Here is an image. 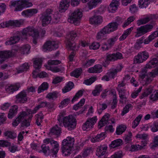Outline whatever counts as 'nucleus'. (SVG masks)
<instances>
[{
  "instance_id": "obj_56",
  "label": "nucleus",
  "mask_w": 158,
  "mask_h": 158,
  "mask_svg": "<svg viewBox=\"0 0 158 158\" xmlns=\"http://www.w3.org/2000/svg\"><path fill=\"white\" fill-rule=\"evenodd\" d=\"M46 97L50 99H53L57 98V94L55 92L50 93L47 95Z\"/></svg>"
},
{
  "instance_id": "obj_7",
  "label": "nucleus",
  "mask_w": 158,
  "mask_h": 158,
  "mask_svg": "<svg viewBox=\"0 0 158 158\" xmlns=\"http://www.w3.org/2000/svg\"><path fill=\"white\" fill-rule=\"evenodd\" d=\"M52 12L51 9H48L42 14L40 19L42 20V25L43 26H45L50 23L52 19Z\"/></svg>"
},
{
  "instance_id": "obj_26",
  "label": "nucleus",
  "mask_w": 158,
  "mask_h": 158,
  "mask_svg": "<svg viewBox=\"0 0 158 158\" xmlns=\"http://www.w3.org/2000/svg\"><path fill=\"white\" fill-rule=\"evenodd\" d=\"M158 65V59L153 58L146 64V68L152 69Z\"/></svg>"
},
{
  "instance_id": "obj_29",
  "label": "nucleus",
  "mask_w": 158,
  "mask_h": 158,
  "mask_svg": "<svg viewBox=\"0 0 158 158\" xmlns=\"http://www.w3.org/2000/svg\"><path fill=\"white\" fill-rule=\"evenodd\" d=\"M51 145L53 147L51 149L52 152L55 155L56 157V154L59 150V145L57 141L53 140L51 143Z\"/></svg>"
},
{
  "instance_id": "obj_60",
  "label": "nucleus",
  "mask_w": 158,
  "mask_h": 158,
  "mask_svg": "<svg viewBox=\"0 0 158 158\" xmlns=\"http://www.w3.org/2000/svg\"><path fill=\"white\" fill-rule=\"evenodd\" d=\"M95 62L94 59H90L87 60L86 62L83 64V65L86 67H88L92 64Z\"/></svg>"
},
{
  "instance_id": "obj_20",
  "label": "nucleus",
  "mask_w": 158,
  "mask_h": 158,
  "mask_svg": "<svg viewBox=\"0 0 158 158\" xmlns=\"http://www.w3.org/2000/svg\"><path fill=\"white\" fill-rule=\"evenodd\" d=\"M108 34L109 33L108 31L105 27L97 32L96 36V39L97 40H99L103 39L106 36V35Z\"/></svg>"
},
{
  "instance_id": "obj_53",
  "label": "nucleus",
  "mask_w": 158,
  "mask_h": 158,
  "mask_svg": "<svg viewBox=\"0 0 158 158\" xmlns=\"http://www.w3.org/2000/svg\"><path fill=\"white\" fill-rule=\"evenodd\" d=\"M83 93L82 90L79 91L75 94L72 100V102L73 103L77 101L80 97L82 95Z\"/></svg>"
},
{
  "instance_id": "obj_2",
  "label": "nucleus",
  "mask_w": 158,
  "mask_h": 158,
  "mask_svg": "<svg viewBox=\"0 0 158 158\" xmlns=\"http://www.w3.org/2000/svg\"><path fill=\"white\" fill-rule=\"evenodd\" d=\"M75 139L74 138L67 137L63 140L62 143V152L65 156H68L71 153L73 149Z\"/></svg>"
},
{
  "instance_id": "obj_30",
  "label": "nucleus",
  "mask_w": 158,
  "mask_h": 158,
  "mask_svg": "<svg viewBox=\"0 0 158 158\" xmlns=\"http://www.w3.org/2000/svg\"><path fill=\"white\" fill-rule=\"evenodd\" d=\"M118 92V94L119 97L123 101L122 102H123L124 101L126 102L127 98L125 96V94L126 93V90L124 89V88L122 89H116Z\"/></svg>"
},
{
  "instance_id": "obj_47",
  "label": "nucleus",
  "mask_w": 158,
  "mask_h": 158,
  "mask_svg": "<svg viewBox=\"0 0 158 158\" xmlns=\"http://www.w3.org/2000/svg\"><path fill=\"white\" fill-rule=\"evenodd\" d=\"M48 88V85L46 82L43 83L38 88V92L40 93L44 90H46Z\"/></svg>"
},
{
  "instance_id": "obj_41",
  "label": "nucleus",
  "mask_w": 158,
  "mask_h": 158,
  "mask_svg": "<svg viewBox=\"0 0 158 158\" xmlns=\"http://www.w3.org/2000/svg\"><path fill=\"white\" fill-rule=\"evenodd\" d=\"M35 117L37 125L40 126L41 125V123L42 121V119L44 118L43 115L42 114L40 113L39 114L35 115Z\"/></svg>"
},
{
  "instance_id": "obj_19",
  "label": "nucleus",
  "mask_w": 158,
  "mask_h": 158,
  "mask_svg": "<svg viewBox=\"0 0 158 158\" xmlns=\"http://www.w3.org/2000/svg\"><path fill=\"white\" fill-rule=\"evenodd\" d=\"M102 22V17L100 15H94L89 19V22L92 24H98Z\"/></svg>"
},
{
  "instance_id": "obj_6",
  "label": "nucleus",
  "mask_w": 158,
  "mask_h": 158,
  "mask_svg": "<svg viewBox=\"0 0 158 158\" xmlns=\"http://www.w3.org/2000/svg\"><path fill=\"white\" fill-rule=\"evenodd\" d=\"M33 117L32 115L29 116L25 111L20 112L17 118L21 122H22V126L27 127L30 125V121Z\"/></svg>"
},
{
  "instance_id": "obj_17",
  "label": "nucleus",
  "mask_w": 158,
  "mask_h": 158,
  "mask_svg": "<svg viewBox=\"0 0 158 158\" xmlns=\"http://www.w3.org/2000/svg\"><path fill=\"white\" fill-rule=\"evenodd\" d=\"M20 87V85L18 83L10 84L6 86L5 89L9 93H11L17 90Z\"/></svg>"
},
{
  "instance_id": "obj_12",
  "label": "nucleus",
  "mask_w": 158,
  "mask_h": 158,
  "mask_svg": "<svg viewBox=\"0 0 158 158\" xmlns=\"http://www.w3.org/2000/svg\"><path fill=\"white\" fill-rule=\"evenodd\" d=\"M58 47V44L55 41H47L43 46V49L44 51H51L56 49Z\"/></svg>"
},
{
  "instance_id": "obj_55",
  "label": "nucleus",
  "mask_w": 158,
  "mask_h": 158,
  "mask_svg": "<svg viewBox=\"0 0 158 158\" xmlns=\"http://www.w3.org/2000/svg\"><path fill=\"white\" fill-rule=\"evenodd\" d=\"M150 98L153 101L158 100V89L156 90L153 94L151 95Z\"/></svg>"
},
{
  "instance_id": "obj_40",
  "label": "nucleus",
  "mask_w": 158,
  "mask_h": 158,
  "mask_svg": "<svg viewBox=\"0 0 158 158\" xmlns=\"http://www.w3.org/2000/svg\"><path fill=\"white\" fill-rule=\"evenodd\" d=\"M142 117V115L139 114L136 118L132 123V127L133 128H135L138 125Z\"/></svg>"
},
{
  "instance_id": "obj_33",
  "label": "nucleus",
  "mask_w": 158,
  "mask_h": 158,
  "mask_svg": "<svg viewBox=\"0 0 158 158\" xmlns=\"http://www.w3.org/2000/svg\"><path fill=\"white\" fill-rule=\"evenodd\" d=\"M105 133L102 132L100 134H98L94 138H93L91 139V141L93 142L99 141L100 140H102L105 138Z\"/></svg>"
},
{
  "instance_id": "obj_1",
  "label": "nucleus",
  "mask_w": 158,
  "mask_h": 158,
  "mask_svg": "<svg viewBox=\"0 0 158 158\" xmlns=\"http://www.w3.org/2000/svg\"><path fill=\"white\" fill-rule=\"evenodd\" d=\"M29 35L32 37L33 42L35 44L37 43L39 37V33L37 30L33 27H27L21 32H16L15 35L7 40L6 42V45H12L17 43L21 39L22 40H26L27 35Z\"/></svg>"
},
{
  "instance_id": "obj_16",
  "label": "nucleus",
  "mask_w": 158,
  "mask_h": 158,
  "mask_svg": "<svg viewBox=\"0 0 158 158\" xmlns=\"http://www.w3.org/2000/svg\"><path fill=\"white\" fill-rule=\"evenodd\" d=\"M70 2V0H61L60 3L59 11L62 13L66 10L69 6Z\"/></svg>"
},
{
  "instance_id": "obj_14",
  "label": "nucleus",
  "mask_w": 158,
  "mask_h": 158,
  "mask_svg": "<svg viewBox=\"0 0 158 158\" xmlns=\"http://www.w3.org/2000/svg\"><path fill=\"white\" fill-rule=\"evenodd\" d=\"M37 9H31L25 10L21 13L22 15L26 17H31L34 16L38 12Z\"/></svg>"
},
{
  "instance_id": "obj_23",
  "label": "nucleus",
  "mask_w": 158,
  "mask_h": 158,
  "mask_svg": "<svg viewBox=\"0 0 158 158\" xmlns=\"http://www.w3.org/2000/svg\"><path fill=\"white\" fill-rule=\"evenodd\" d=\"M79 35L76 31H71L68 35L67 41L74 42L75 40L77 39Z\"/></svg>"
},
{
  "instance_id": "obj_50",
  "label": "nucleus",
  "mask_w": 158,
  "mask_h": 158,
  "mask_svg": "<svg viewBox=\"0 0 158 158\" xmlns=\"http://www.w3.org/2000/svg\"><path fill=\"white\" fill-rule=\"evenodd\" d=\"M97 80L96 77H93L89 78V79L85 80L84 81L83 83L87 85H90L94 82Z\"/></svg>"
},
{
  "instance_id": "obj_32",
  "label": "nucleus",
  "mask_w": 158,
  "mask_h": 158,
  "mask_svg": "<svg viewBox=\"0 0 158 158\" xmlns=\"http://www.w3.org/2000/svg\"><path fill=\"white\" fill-rule=\"evenodd\" d=\"M150 2L149 0H140L139 1L138 4L140 8H146L148 6Z\"/></svg>"
},
{
  "instance_id": "obj_27",
  "label": "nucleus",
  "mask_w": 158,
  "mask_h": 158,
  "mask_svg": "<svg viewBox=\"0 0 158 158\" xmlns=\"http://www.w3.org/2000/svg\"><path fill=\"white\" fill-rule=\"evenodd\" d=\"M66 48L68 50L76 51L77 50L78 47L74 42L66 41Z\"/></svg>"
},
{
  "instance_id": "obj_57",
  "label": "nucleus",
  "mask_w": 158,
  "mask_h": 158,
  "mask_svg": "<svg viewBox=\"0 0 158 158\" xmlns=\"http://www.w3.org/2000/svg\"><path fill=\"white\" fill-rule=\"evenodd\" d=\"M14 27H19L23 23L22 20H13Z\"/></svg>"
},
{
  "instance_id": "obj_37",
  "label": "nucleus",
  "mask_w": 158,
  "mask_h": 158,
  "mask_svg": "<svg viewBox=\"0 0 158 158\" xmlns=\"http://www.w3.org/2000/svg\"><path fill=\"white\" fill-rule=\"evenodd\" d=\"M42 60L41 59L36 58L34 61V67L36 69H39L41 68Z\"/></svg>"
},
{
  "instance_id": "obj_13",
  "label": "nucleus",
  "mask_w": 158,
  "mask_h": 158,
  "mask_svg": "<svg viewBox=\"0 0 158 158\" xmlns=\"http://www.w3.org/2000/svg\"><path fill=\"white\" fill-rule=\"evenodd\" d=\"M123 58L122 54L119 52L112 54L106 53V60L105 62L107 63L108 61H114L118 59H121Z\"/></svg>"
},
{
  "instance_id": "obj_4",
  "label": "nucleus",
  "mask_w": 158,
  "mask_h": 158,
  "mask_svg": "<svg viewBox=\"0 0 158 158\" xmlns=\"http://www.w3.org/2000/svg\"><path fill=\"white\" fill-rule=\"evenodd\" d=\"M11 5L14 6H16L15 11H19L22 10L24 8L32 6L33 4L28 0H19L11 2Z\"/></svg>"
},
{
  "instance_id": "obj_21",
  "label": "nucleus",
  "mask_w": 158,
  "mask_h": 158,
  "mask_svg": "<svg viewBox=\"0 0 158 158\" xmlns=\"http://www.w3.org/2000/svg\"><path fill=\"white\" fill-rule=\"evenodd\" d=\"M102 71V66L99 64L95 65L94 67H90L88 69V71L90 73H98Z\"/></svg>"
},
{
  "instance_id": "obj_49",
  "label": "nucleus",
  "mask_w": 158,
  "mask_h": 158,
  "mask_svg": "<svg viewBox=\"0 0 158 158\" xmlns=\"http://www.w3.org/2000/svg\"><path fill=\"white\" fill-rule=\"evenodd\" d=\"M85 99L84 98H82L77 104L73 106V109L76 110H78L79 108L83 105L85 103Z\"/></svg>"
},
{
  "instance_id": "obj_9",
  "label": "nucleus",
  "mask_w": 158,
  "mask_h": 158,
  "mask_svg": "<svg viewBox=\"0 0 158 158\" xmlns=\"http://www.w3.org/2000/svg\"><path fill=\"white\" fill-rule=\"evenodd\" d=\"M153 28V26L151 24H147L142 26L137 29L135 37H139L150 31Z\"/></svg>"
},
{
  "instance_id": "obj_36",
  "label": "nucleus",
  "mask_w": 158,
  "mask_h": 158,
  "mask_svg": "<svg viewBox=\"0 0 158 158\" xmlns=\"http://www.w3.org/2000/svg\"><path fill=\"white\" fill-rule=\"evenodd\" d=\"M102 0H91L88 3L89 8L91 10L95 7L99 2H101Z\"/></svg>"
},
{
  "instance_id": "obj_52",
  "label": "nucleus",
  "mask_w": 158,
  "mask_h": 158,
  "mask_svg": "<svg viewBox=\"0 0 158 158\" xmlns=\"http://www.w3.org/2000/svg\"><path fill=\"white\" fill-rule=\"evenodd\" d=\"M143 147L139 144L132 145L130 150L132 152L137 151L142 149Z\"/></svg>"
},
{
  "instance_id": "obj_3",
  "label": "nucleus",
  "mask_w": 158,
  "mask_h": 158,
  "mask_svg": "<svg viewBox=\"0 0 158 158\" xmlns=\"http://www.w3.org/2000/svg\"><path fill=\"white\" fill-rule=\"evenodd\" d=\"M59 117L58 118V120L60 123V125L61 126L63 119V125L69 130H71L75 127L76 124V119L72 116L65 117L63 118L62 114H59Z\"/></svg>"
},
{
  "instance_id": "obj_62",
  "label": "nucleus",
  "mask_w": 158,
  "mask_h": 158,
  "mask_svg": "<svg viewBox=\"0 0 158 158\" xmlns=\"http://www.w3.org/2000/svg\"><path fill=\"white\" fill-rule=\"evenodd\" d=\"M100 47L99 44L97 42H94L89 46V48L91 49L96 50L98 49Z\"/></svg>"
},
{
  "instance_id": "obj_25",
  "label": "nucleus",
  "mask_w": 158,
  "mask_h": 158,
  "mask_svg": "<svg viewBox=\"0 0 158 158\" xmlns=\"http://www.w3.org/2000/svg\"><path fill=\"white\" fill-rule=\"evenodd\" d=\"M119 5L118 1L117 0H113L108 7L109 12L113 13L115 11L117 10Z\"/></svg>"
},
{
  "instance_id": "obj_44",
  "label": "nucleus",
  "mask_w": 158,
  "mask_h": 158,
  "mask_svg": "<svg viewBox=\"0 0 158 158\" xmlns=\"http://www.w3.org/2000/svg\"><path fill=\"white\" fill-rule=\"evenodd\" d=\"M82 71V69L81 68L77 69L72 72L70 75L72 76L77 78L80 76Z\"/></svg>"
},
{
  "instance_id": "obj_63",
  "label": "nucleus",
  "mask_w": 158,
  "mask_h": 158,
  "mask_svg": "<svg viewBox=\"0 0 158 158\" xmlns=\"http://www.w3.org/2000/svg\"><path fill=\"white\" fill-rule=\"evenodd\" d=\"M70 100V99L68 98L64 99L61 102L60 105H59V107L60 108L63 107L64 105H67L69 103Z\"/></svg>"
},
{
  "instance_id": "obj_59",
  "label": "nucleus",
  "mask_w": 158,
  "mask_h": 158,
  "mask_svg": "<svg viewBox=\"0 0 158 158\" xmlns=\"http://www.w3.org/2000/svg\"><path fill=\"white\" fill-rule=\"evenodd\" d=\"M129 9L131 13H134L137 12L138 10V8L135 4H134L130 6Z\"/></svg>"
},
{
  "instance_id": "obj_58",
  "label": "nucleus",
  "mask_w": 158,
  "mask_h": 158,
  "mask_svg": "<svg viewBox=\"0 0 158 158\" xmlns=\"http://www.w3.org/2000/svg\"><path fill=\"white\" fill-rule=\"evenodd\" d=\"M10 145V143L6 140H0V146L6 147Z\"/></svg>"
},
{
  "instance_id": "obj_64",
  "label": "nucleus",
  "mask_w": 158,
  "mask_h": 158,
  "mask_svg": "<svg viewBox=\"0 0 158 158\" xmlns=\"http://www.w3.org/2000/svg\"><path fill=\"white\" fill-rule=\"evenodd\" d=\"M123 156L122 152L119 151L116 152L111 157L112 158H121Z\"/></svg>"
},
{
  "instance_id": "obj_45",
  "label": "nucleus",
  "mask_w": 158,
  "mask_h": 158,
  "mask_svg": "<svg viewBox=\"0 0 158 158\" xmlns=\"http://www.w3.org/2000/svg\"><path fill=\"white\" fill-rule=\"evenodd\" d=\"M99 108L98 109V113L99 114H101L102 111L107 108V105L104 103H99Z\"/></svg>"
},
{
  "instance_id": "obj_48",
  "label": "nucleus",
  "mask_w": 158,
  "mask_h": 158,
  "mask_svg": "<svg viewBox=\"0 0 158 158\" xmlns=\"http://www.w3.org/2000/svg\"><path fill=\"white\" fill-rule=\"evenodd\" d=\"M126 127L124 125L119 126L116 129V134L118 135L121 134L126 130Z\"/></svg>"
},
{
  "instance_id": "obj_8",
  "label": "nucleus",
  "mask_w": 158,
  "mask_h": 158,
  "mask_svg": "<svg viewBox=\"0 0 158 158\" xmlns=\"http://www.w3.org/2000/svg\"><path fill=\"white\" fill-rule=\"evenodd\" d=\"M149 57V53L146 51H143L139 52L135 56L134 59V63L139 64L143 63Z\"/></svg>"
},
{
  "instance_id": "obj_22",
  "label": "nucleus",
  "mask_w": 158,
  "mask_h": 158,
  "mask_svg": "<svg viewBox=\"0 0 158 158\" xmlns=\"http://www.w3.org/2000/svg\"><path fill=\"white\" fill-rule=\"evenodd\" d=\"M107 148V146L105 145L98 147L97 149L96 155L99 157L103 156L106 153Z\"/></svg>"
},
{
  "instance_id": "obj_34",
  "label": "nucleus",
  "mask_w": 158,
  "mask_h": 158,
  "mask_svg": "<svg viewBox=\"0 0 158 158\" xmlns=\"http://www.w3.org/2000/svg\"><path fill=\"white\" fill-rule=\"evenodd\" d=\"M4 135L7 137L12 139L16 138L17 135L14 131H6L4 133Z\"/></svg>"
},
{
  "instance_id": "obj_51",
  "label": "nucleus",
  "mask_w": 158,
  "mask_h": 158,
  "mask_svg": "<svg viewBox=\"0 0 158 158\" xmlns=\"http://www.w3.org/2000/svg\"><path fill=\"white\" fill-rule=\"evenodd\" d=\"M118 38V35L114 36L110 38L107 40V42L108 45H110L111 47L114 45V43L117 40Z\"/></svg>"
},
{
  "instance_id": "obj_31",
  "label": "nucleus",
  "mask_w": 158,
  "mask_h": 158,
  "mask_svg": "<svg viewBox=\"0 0 158 158\" xmlns=\"http://www.w3.org/2000/svg\"><path fill=\"white\" fill-rule=\"evenodd\" d=\"M18 108L17 106H14L11 108L8 115L9 118H11L17 113Z\"/></svg>"
},
{
  "instance_id": "obj_18",
  "label": "nucleus",
  "mask_w": 158,
  "mask_h": 158,
  "mask_svg": "<svg viewBox=\"0 0 158 158\" xmlns=\"http://www.w3.org/2000/svg\"><path fill=\"white\" fill-rule=\"evenodd\" d=\"M17 102L24 103L27 101V98L26 92L24 91L20 92L16 96Z\"/></svg>"
},
{
  "instance_id": "obj_5",
  "label": "nucleus",
  "mask_w": 158,
  "mask_h": 158,
  "mask_svg": "<svg viewBox=\"0 0 158 158\" xmlns=\"http://www.w3.org/2000/svg\"><path fill=\"white\" fill-rule=\"evenodd\" d=\"M82 16V13L80 10L77 9L75 10L68 19V21L72 23L77 25L79 23Z\"/></svg>"
},
{
  "instance_id": "obj_24",
  "label": "nucleus",
  "mask_w": 158,
  "mask_h": 158,
  "mask_svg": "<svg viewBox=\"0 0 158 158\" xmlns=\"http://www.w3.org/2000/svg\"><path fill=\"white\" fill-rule=\"evenodd\" d=\"M118 24L116 22H113L109 23L105 26L109 33L113 32L117 29Z\"/></svg>"
},
{
  "instance_id": "obj_39",
  "label": "nucleus",
  "mask_w": 158,
  "mask_h": 158,
  "mask_svg": "<svg viewBox=\"0 0 158 158\" xmlns=\"http://www.w3.org/2000/svg\"><path fill=\"white\" fill-rule=\"evenodd\" d=\"M121 69H114L110 70L107 73V75L109 78H114V77L116 76L117 72L120 71Z\"/></svg>"
},
{
  "instance_id": "obj_28",
  "label": "nucleus",
  "mask_w": 158,
  "mask_h": 158,
  "mask_svg": "<svg viewBox=\"0 0 158 158\" xmlns=\"http://www.w3.org/2000/svg\"><path fill=\"white\" fill-rule=\"evenodd\" d=\"M61 132V129L57 125L52 127L50 130L49 135H55L57 136L60 135Z\"/></svg>"
},
{
  "instance_id": "obj_43",
  "label": "nucleus",
  "mask_w": 158,
  "mask_h": 158,
  "mask_svg": "<svg viewBox=\"0 0 158 158\" xmlns=\"http://www.w3.org/2000/svg\"><path fill=\"white\" fill-rule=\"evenodd\" d=\"M30 47L28 44L23 45L20 48L21 53L22 54H28L30 51Z\"/></svg>"
},
{
  "instance_id": "obj_15",
  "label": "nucleus",
  "mask_w": 158,
  "mask_h": 158,
  "mask_svg": "<svg viewBox=\"0 0 158 158\" xmlns=\"http://www.w3.org/2000/svg\"><path fill=\"white\" fill-rule=\"evenodd\" d=\"M158 17L157 15H151L149 17H147L145 18L141 19L137 21V24L138 26L144 24L148 22L151 19L152 20H156Z\"/></svg>"
},
{
  "instance_id": "obj_54",
  "label": "nucleus",
  "mask_w": 158,
  "mask_h": 158,
  "mask_svg": "<svg viewBox=\"0 0 158 158\" xmlns=\"http://www.w3.org/2000/svg\"><path fill=\"white\" fill-rule=\"evenodd\" d=\"M132 134L131 132H129L127 135H126L124 137L125 142L126 143H130L131 141Z\"/></svg>"
},
{
  "instance_id": "obj_61",
  "label": "nucleus",
  "mask_w": 158,
  "mask_h": 158,
  "mask_svg": "<svg viewBox=\"0 0 158 158\" xmlns=\"http://www.w3.org/2000/svg\"><path fill=\"white\" fill-rule=\"evenodd\" d=\"M158 37V31H155L149 36L148 37L151 41Z\"/></svg>"
},
{
  "instance_id": "obj_46",
  "label": "nucleus",
  "mask_w": 158,
  "mask_h": 158,
  "mask_svg": "<svg viewBox=\"0 0 158 158\" xmlns=\"http://www.w3.org/2000/svg\"><path fill=\"white\" fill-rule=\"evenodd\" d=\"M102 86L101 85H97L95 89L93 91L92 94L95 96L98 95L102 90Z\"/></svg>"
},
{
  "instance_id": "obj_11",
  "label": "nucleus",
  "mask_w": 158,
  "mask_h": 158,
  "mask_svg": "<svg viewBox=\"0 0 158 158\" xmlns=\"http://www.w3.org/2000/svg\"><path fill=\"white\" fill-rule=\"evenodd\" d=\"M110 117V115L108 113H106L105 115L103 116L98 123V128H101L102 127L105 126L108 122V123H114V119L113 118L109 119Z\"/></svg>"
},
{
  "instance_id": "obj_35",
  "label": "nucleus",
  "mask_w": 158,
  "mask_h": 158,
  "mask_svg": "<svg viewBox=\"0 0 158 158\" xmlns=\"http://www.w3.org/2000/svg\"><path fill=\"white\" fill-rule=\"evenodd\" d=\"M12 55V52L10 51H0V58H7L11 57Z\"/></svg>"
},
{
  "instance_id": "obj_10",
  "label": "nucleus",
  "mask_w": 158,
  "mask_h": 158,
  "mask_svg": "<svg viewBox=\"0 0 158 158\" xmlns=\"http://www.w3.org/2000/svg\"><path fill=\"white\" fill-rule=\"evenodd\" d=\"M97 120V116L88 118L82 127L83 130L86 131L92 128L93 126L96 123Z\"/></svg>"
},
{
  "instance_id": "obj_42",
  "label": "nucleus",
  "mask_w": 158,
  "mask_h": 158,
  "mask_svg": "<svg viewBox=\"0 0 158 158\" xmlns=\"http://www.w3.org/2000/svg\"><path fill=\"white\" fill-rule=\"evenodd\" d=\"M122 142L121 139H118L112 141L110 146L111 147L114 148L121 145L122 144Z\"/></svg>"
},
{
  "instance_id": "obj_38",
  "label": "nucleus",
  "mask_w": 158,
  "mask_h": 158,
  "mask_svg": "<svg viewBox=\"0 0 158 158\" xmlns=\"http://www.w3.org/2000/svg\"><path fill=\"white\" fill-rule=\"evenodd\" d=\"M74 84L73 82H69L62 89L63 93H66L70 91L74 87Z\"/></svg>"
}]
</instances>
